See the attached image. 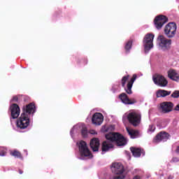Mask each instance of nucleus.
<instances>
[{"mask_svg": "<svg viewBox=\"0 0 179 179\" xmlns=\"http://www.w3.org/2000/svg\"><path fill=\"white\" fill-rule=\"evenodd\" d=\"M141 114L134 111L127 113L122 117V121L124 123L129 120V122L134 127H138V125L141 124Z\"/></svg>", "mask_w": 179, "mask_h": 179, "instance_id": "obj_3", "label": "nucleus"}, {"mask_svg": "<svg viewBox=\"0 0 179 179\" xmlns=\"http://www.w3.org/2000/svg\"><path fill=\"white\" fill-rule=\"evenodd\" d=\"M131 45H126V46L124 47V49H125V50L127 51V52H129V50H131Z\"/></svg>", "mask_w": 179, "mask_h": 179, "instance_id": "obj_33", "label": "nucleus"}, {"mask_svg": "<svg viewBox=\"0 0 179 179\" xmlns=\"http://www.w3.org/2000/svg\"><path fill=\"white\" fill-rule=\"evenodd\" d=\"M154 38H155V34H145L143 41L144 45H153Z\"/></svg>", "mask_w": 179, "mask_h": 179, "instance_id": "obj_13", "label": "nucleus"}, {"mask_svg": "<svg viewBox=\"0 0 179 179\" xmlns=\"http://www.w3.org/2000/svg\"><path fill=\"white\" fill-rule=\"evenodd\" d=\"M179 162V159H178V158H177V157H173V158H172V159L171 160V163H177V162Z\"/></svg>", "mask_w": 179, "mask_h": 179, "instance_id": "obj_31", "label": "nucleus"}, {"mask_svg": "<svg viewBox=\"0 0 179 179\" xmlns=\"http://www.w3.org/2000/svg\"><path fill=\"white\" fill-rule=\"evenodd\" d=\"M77 145H78V149L81 157H87V159H92V157H93V155L87 148V144L86 143V142L80 141L79 143H77Z\"/></svg>", "mask_w": 179, "mask_h": 179, "instance_id": "obj_4", "label": "nucleus"}, {"mask_svg": "<svg viewBox=\"0 0 179 179\" xmlns=\"http://www.w3.org/2000/svg\"><path fill=\"white\" fill-rule=\"evenodd\" d=\"M153 82L157 85V86H159V87H166L167 85H169V81L164 76L160 74H157L153 77Z\"/></svg>", "mask_w": 179, "mask_h": 179, "instance_id": "obj_8", "label": "nucleus"}, {"mask_svg": "<svg viewBox=\"0 0 179 179\" xmlns=\"http://www.w3.org/2000/svg\"><path fill=\"white\" fill-rule=\"evenodd\" d=\"M6 155V148H2L0 150V156H5Z\"/></svg>", "mask_w": 179, "mask_h": 179, "instance_id": "obj_30", "label": "nucleus"}, {"mask_svg": "<svg viewBox=\"0 0 179 179\" xmlns=\"http://www.w3.org/2000/svg\"><path fill=\"white\" fill-rule=\"evenodd\" d=\"M127 80H128V76H124L122 79V86L124 87L125 86V83H127Z\"/></svg>", "mask_w": 179, "mask_h": 179, "instance_id": "obj_28", "label": "nucleus"}, {"mask_svg": "<svg viewBox=\"0 0 179 179\" xmlns=\"http://www.w3.org/2000/svg\"><path fill=\"white\" fill-rule=\"evenodd\" d=\"M177 31V24L174 22H169L164 29V33L169 38H173Z\"/></svg>", "mask_w": 179, "mask_h": 179, "instance_id": "obj_6", "label": "nucleus"}, {"mask_svg": "<svg viewBox=\"0 0 179 179\" xmlns=\"http://www.w3.org/2000/svg\"><path fill=\"white\" fill-rule=\"evenodd\" d=\"M10 111H11V117L14 120L17 118L19 115H20V108H19V106L16 103H13L10 106Z\"/></svg>", "mask_w": 179, "mask_h": 179, "instance_id": "obj_12", "label": "nucleus"}, {"mask_svg": "<svg viewBox=\"0 0 179 179\" xmlns=\"http://www.w3.org/2000/svg\"><path fill=\"white\" fill-rule=\"evenodd\" d=\"M156 130V127L153 124H150L148 129V134H153Z\"/></svg>", "mask_w": 179, "mask_h": 179, "instance_id": "obj_23", "label": "nucleus"}, {"mask_svg": "<svg viewBox=\"0 0 179 179\" xmlns=\"http://www.w3.org/2000/svg\"><path fill=\"white\" fill-rule=\"evenodd\" d=\"M157 42L159 45H171V40L166 38L163 35H159L157 37Z\"/></svg>", "mask_w": 179, "mask_h": 179, "instance_id": "obj_14", "label": "nucleus"}, {"mask_svg": "<svg viewBox=\"0 0 179 179\" xmlns=\"http://www.w3.org/2000/svg\"><path fill=\"white\" fill-rule=\"evenodd\" d=\"M133 43H134V40L130 39V40L128 41V42L127 43L126 45H132Z\"/></svg>", "mask_w": 179, "mask_h": 179, "instance_id": "obj_32", "label": "nucleus"}, {"mask_svg": "<svg viewBox=\"0 0 179 179\" xmlns=\"http://www.w3.org/2000/svg\"><path fill=\"white\" fill-rule=\"evenodd\" d=\"M20 174H23V171H20Z\"/></svg>", "mask_w": 179, "mask_h": 179, "instance_id": "obj_37", "label": "nucleus"}, {"mask_svg": "<svg viewBox=\"0 0 179 179\" xmlns=\"http://www.w3.org/2000/svg\"><path fill=\"white\" fill-rule=\"evenodd\" d=\"M80 131L82 136L83 138H87L89 132H87V128H86V125L83 123H79L77 125L74 126L73 129L71 130V135L75 134V132H79Z\"/></svg>", "mask_w": 179, "mask_h": 179, "instance_id": "obj_7", "label": "nucleus"}, {"mask_svg": "<svg viewBox=\"0 0 179 179\" xmlns=\"http://www.w3.org/2000/svg\"><path fill=\"white\" fill-rule=\"evenodd\" d=\"M106 141L102 144L103 152H107L110 149H113L114 148V143H116L117 146H124V145H127V139L118 133L106 134Z\"/></svg>", "mask_w": 179, "mask_h": 179, "instance_id": "obj_1", "label": "nucleus"}, {"mask_svg": "<svg viewBox=\"0 0 179 179\" xmlns=\"http://www.w3.org/2000/svg\"><path fill=\"white\" fill-rule=\"evenodd\" d=\"M171 97H173L174 99H177L179 97V91H175L172 93Z\"/></svg>", "mask_w": 179, "mask_h": 179, "instance_id": "obj_29", "label": "nucleus"}, {"mask_svg": "<svg viewBox=\"0 0 179 179\" xmlns=\"http://www.w3.org/2000/svg\"><path fill=\"white\" fill-rule=\"evenodd\" d=\"M10 155L11 156H14L15 157H20V156H22L20 152L17 150H14L13 152H11Z\"/></svg>", "mask_w": 179, "mask_h": 179, "instance_id": "obj_25", "label": "nucleus"}, {"mask_svg": "<svg viewBox=\"0 0 179 179\" xmlns=\"http://www.w3.org/2000/svg\"><path fill=\"white\" fill-rule=\"evenodd\" d=\"M126 129L131 139H135L136 138H139V136H141V134L138 130H134L129 127H126Z\"/></svg>", "mask_w": 179, "mask_h": 179, "instance_id": "obj_19", "label": "nucleus"}, {"mask_svg": "<svg viewBox=\"0 0 179 179\" xmlns=\"http://www.w3.org/2000/svg\"><path fill=\"white\" fill-rule=\"evenodd\" d=\"M119 99H120L121 101L124 103V104H134L136 103V101L133 100L131 101L129 98H128V96H127V94L122 93L119 96Z\"/></svg>", "mask_w": 179, "mask_h": 179, "instance_id": "obj_18", "label": "nucleus"}, {"mask_svg": "<svg viewBox=\"0 0 179 179\" xmlns=\"http://www.w3.org/2000/svg\"><path fill=\"white\" fill-rule=\"evenodd\" d=\"M133 179H141V176H136L134 177Z\"/></svg>", "mask_w": 179, "mask_h": 179, "instance_id": "obj_36", "label": "nucleus"}, {"mask_svg": "<svg viewBox=\"0 0 179 179\" xmlns=\"http://www.w3.org/2000/svg\"><path fill=\"white\" fill-rule=\"evenodd\" d=\"M168 78H169V79H171L172 80H175V82H178L179 80L178 71L174 69H170L168 71Z\"/></svg>", "mask_w": 179, "mask_h": 179, "instance_id": "obj_16", "label": "nucleus"}, {"mask_svg": "<svg viewBox=\"0 0 179 179\" xmlns=\"http://www.w3.org/2000/svg\"><path fill=\"white\" fill-rule=\"evenodd\" d=\"M103 121H104V118L103 115L100 113H96L92 116V124L94 125H101L103 124Z\"/></svg>", "mask_w": 179, "mask_h": 179, "instance_id": "obj_11", "label": "nucleus"}, {"mask_svg": "<svg viewBox=\"0 0 179 179\" xmlns=\"http://www.w3.org/2000/svg\"><path fill=\"white\" fill-rule=\"evenodd\" d=\"M135 80H136V74L133 75V78L127 84V89L126 90L127 94H132V85Z\"/></svg>", "mask_w": 179, "mask_h": 179, "instance_id": "obj_20", "label": "nucleus"}, {"mask_svg": "<svg viewBox=\"0 0 179 179\" xmlns=\"http://www.w3.org/2000/svg\"><path fill=\"white\" fill-rule=\"evenodd\" d=\"M169 179H171V178H169Z\"/></svg>", "mask_w": 179, "mask_h": 179, "instance_id": "obj_38", "label": "nucleus"}, {"mask_svg": "<svg viewBox=\"0 0 179 179\" xmlns=\"http://www.w3.org/2000/svg\"><path fill=\"white\" fill-rule=\"evenodd\" d=\"M12 101H17V96H14L12 99Z\"/></svg>", "mask_w": 179, "mask_h": 179, "instance_id": "obj_35", "label": "nucleus"}, {"mask_svg": "<svg viewBox=\"0 0 179 179\" xmlns=\"http://www.w3.org/2000/svg\"><path fill=\"white\" fill-rule=\"evenodd\" d=\"M171 94V91H167L165 90H158L156 92V96L159 99L160 97H166V96H170Z\"/></svg>", "mask_w": 179, "mask_h": 179, "instance_id": "obj_21", "label": "nucleus"}, {"mask_svg": "<svg viewBox=\"0 0 179 179\" xmlns=\"http://www.w3.org/2000/svg\"><path fill=\"white\" fill-rule=\"evenodd\" d=\"M111 170L114 174H122L124 173V166L120 162H114L112 164Z\"/></svg>", "mask_w": 179, "mask_h": 179, "instance_id": "obj_10", "label": "nucleus"}, {"mask_svg": "<svg viewBox=\"0 0 179 179\" xmlns=\"http://www.w3.org/2000/svg\"><path fill=\"white\" fill-rule=\"evenodd\" d=\"M152 48H153V45H145L144 48V51L145 52H149Z\"/></svg>", "mask_w": 179, "mask_h": 179, "instance_id": "obj_26", "label": "nucleus"}, {"mask_svg": "<svg viewBox=\"0 0 179 179\" xmlns=\"http://www.w3.org/2000/svg\"><path fill=\"white\" fill-rule=\"evenodd\" d=\"M36 112V106L33 103H29L26 107V111L21 114V116L17 121V128L20 129H26L30 124V119L28 114H34Z\"/></svg>", "mask_w": 179, "mask_h": 179, "instance_id": "obj_2", "label": "nucleus"}, {"mask_svg": "<svg viewBox=\"0 0 179 179\" xmlns=\"http://www.w3.org/2000/svg\"><path fill=\"white\" fill-rule=\"evenodd\" d=\"M168 22L169 18L166 15H160L155 17L154 20V24L157 30H160Z\"/></svg>", "mask_w": 179, "mask_h": 179, "instance_id": "obj_5", "label": "nucleus"}, {"mask_svg": "<svg viewBox=\"0 0 179 179\" xmlns=\"http://www.w3.org/2000/svg\"><path fill=\"white\" fill-rule=\"evenodd\" d=\"M125 178V176L124 174H116V176L113 178V179H124Z\"/></svg>", "mask_w": 179, "mask_h": 179, "instance_id": "obj_27", "label": "nucleus"}, {"mask_svg": "<svg viewBox=\"0 0 179 179\" xmlns=\"http://www.w3.org/2000/svg\"><path fill=\"white\" fill-rule=\"evenodd\" d=\"M174 105L171 102H163L161 104V108L163 113H170L173 110Z\"/></svg>", "mask_w": 179, "mask_h": 179, "instance_id": "obj_15", "label": "nucleus"}, {"mask_svg": "<svg viewBox=\"0 0 179 179\" xmlns=\"http://www.w3.org/2000/svg\"><path fill=\"white\" fill-rule=\"evenodd\" d=\"M90 134L91 135H97V131H96L95 130H90Z\"/></svg>", "mask_w": 179, "mask_h": 179, "instance_id": "obj_34", "label": "nucleus"}, {"mask_svg": "<svg viewBox=\"0 0 179 179\" xmlns=\"http://www.w3.org/2000/svg\"><path fill=\"white\" fill-rule=\"evenodd\" d=\"M90 145L93 152H98L99 148L100 147V141H99V138H92Z\"/></svg>", "mask_w": 179, "mask_h": 179, "instance_id": "obj_17", "label": "nucleus"}, {"mask_svg": "<svg viewBox=\"0 0 179 179\" xmlns=\"http://www.w3.org/2000/svg\"><path fill=\"white\" fill-rule=\"evenodd\" d=\"M130 150L134 157H140L141 155H142V150H141V149L139 148H135L134 147H131L130 148Z\"/></svg>", "mask_w": 179, "mask_h": 179, "instance_id": "obj_22", "label": "nucleus"}, {"mask_svg": "<svg viewBox=\"0 0 179 179\" xmlns=\"http://www.w3.org/2000/svg\"><path fill=\"white\" fill-rule=\"evenodd\" d=\"M170 138V134L166 132H160L153 139L154 143H159V142H166Z\"/></svg>", "mask_w": 179, "mask_h": 179, "instance_id": "obj_9", "label": "nucleus"}, {"mask_svg": "<svg viewBox=\"0 0 179 179\" xmlns=\"http://www.w3.org/2000/svg\"><path fill=\"white\" fill-rule=\"evenodd\" d=\"M158 48L161 51H167V50H170V45H159Z\"/></svg>", "mask_w": 179, "mask_h": 179, "instance_id": "obj_24", "label": "nucleus"}]
</instances>
